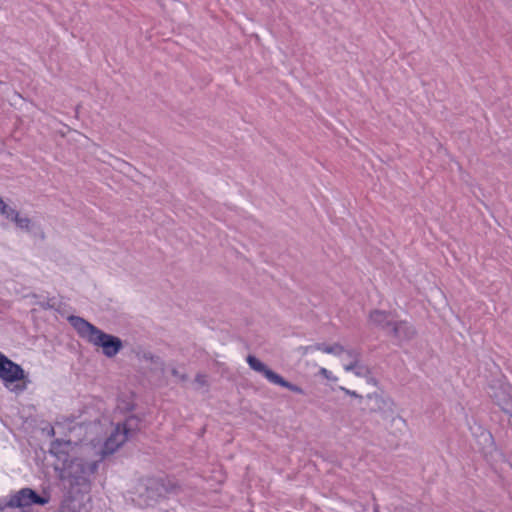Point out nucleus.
Listing matches in <instances>:
<instances>
[{
	"label": "nucleus",
	"mask_w": 512,
	"mask_h": 512,
	"mask_svg": "<svg viewBox=\"0 0 512 512\" xmlns=\"http://www.w3.org/2000/svg\"><path fill=\"white\" fill-rule=\"evenodd\" d=\"M346 393L351 395V396L358 397V395H357V393L355 391L346 390Z\"/></svg>",
	"instance_id": "nucleus-25"
},
{
	"label": "nucleus",
	"mask_w": 512,
	"mask_h": 512,
	"mask_svg": "<svg viewBox=\"0 0 512 512\" xmlns=\"http://www.w3.org/2000/svg\"><path fill=\"white\" fill-rule=\"evenodd\" d=\"M144 358L146 360H149L152 364H154L155 367L159 368L161 373H164L165 363L159 356L153 355L151 353H147V354H144Z\"/></svg>",
	"instance_id": "nucleus-17"
},
{
	"label": "nucleus",
	"mask_w": 512,
	"mask_h": 512,
	"mask_svg": "<svg viewBox=\"0 0 512 512\" xmlns=\"http://www.w3.org/2000/svg\"><path fill=\"white\" fill-rule=\"evenodd\" d=\"M101 459L87 460L85 458H73L63 468L62 479L71 487H79L87 490L90 488L91 478L98 471Z\"/></svg>",
	"instance_id": "nucleus-2"
},
{
	"label": "nucleus",
	"mask_w": 512,
	"mask_h": 512,
	"mask_svg": "<svg viewBox=\"0 0 512 512\" xmlns=\"http://www.w3.org/2000/svg\"><path fill=\"white\" fill-rule=\"evenodd\" d=\"M171 374L174 377L179 378L181 381H186L187 380V375L186 374H181L176 368H172L171 369Z\"/></svg>",
	"instance_id": "nucleus-19"
},
{
	"label": "nucleus",
	"mask_w": 512,
	"mask_h": 512,
	"mask_svg": "<svg viewBox=\"0 0 512 512\" xmlns=\"http://www.w3.org/2000/svg\"><path fill=\"white\" fill-rule=\"evenodd\" d=\"M195 381H196L197 383H199L200 385H204V384H205V382H206V380H205V376H204V375H202V374H197V375H196V378H195Z\"/></svg>",
	"instance_id": "nucleus-20"
},
{
	"label": "nucleus",
	"mask_w": 512,
	"mask_h": 512,
	"mask_svg": "<svg viewBox=\"0 0 512 512\" xmlns=\"http://www.w3.org/2000/svg\"><path fill=\"white\" fill-rule=\"evenodd\" d=\"M48 435H49V436H54V435H55V430H54V428H53V427H49V429H48Z\"/></svg>",
	"instance_id": "nucleus-24"
},
{
	"label": "nucleus",
	"mask_w": 512,
	"mask_h": 512,
	"mask_svg": "<svg viewBox=\"0 0 512 512\" xmlns=\"http://www.w3.org/2000/svg\"><path fill=\"white\" fill-rule=\"evenodd\" d=\"M175 489L176 486L167 478H147L138 485V503L142 506H153Z\"/></svg>",
	"instance_id": "nucleus-3"
},
{
	"label": "nucleus",
	"mask_w": 512,
	"mask_h": 512,
	"mask_svg": "<svg viewBox=\"0 0 512 512\" xmlns=\"http://www.w3.org/2000/svg\"><path fill=\"white\" fill-rule=\"evenodd\" d=\"M321 371H322L323 374H326L328 372L325 368H322Z\"/></svg>",
	"instance_id": "nucleus-26"
},
{
	"label": "nucleus",
	"mask_w": 512,
	"mask_h": 512,
	"mask_svg": "<svg viewBox=\"0 0 512 512\" xmlns=\"http://www.w3.org/2000/svg\"><path fill=\"white\" fill-rule=\"evenodd\" d=\"M372 398L375 400L377 409L384 414H392L394 412V401L390 397H383L375 394Z\"/></svg>",
	"instance_id": "nucleus-11"
},
{
	"label": "nucleus",
	"mask_w": 512,
	"mask_h": 512,
	"mask_svg": "<svg viewBox=\"0 0 512 512\" xmlns=\"http://www.w3.org/2000/svg\"><path fill=\"white\" fill-rule=\"evenodd\" d=\"M272 384L281 386V387L286 388V389H288L294 393H297V394H304V390L300 386L295 385L291 382H288L279 374L277 375V377L275 378V380L273 381Z\"/></svg>",
	"instance_id": "nucleus-13"
},
{
	"label": "nucleus",
	"mask_w": 512,
	"mask_h": 512,
	"mask_svg": "<svg viewBox=\"0 0 512 512\" xmlns=\"http://www.w3.org/2000/svg\"><path fill=\"white\" fill-rule=\"evenodd\" d=\"M50 501L48 493L38 494L34 489L24 487L11 494L9 499L0 500V512L5 508H26L33 505L44 506Z\"/></svg>",
	"instance_id": "nucleus-6"
},
{
	"label": "nucleus",
	"mask_w": 512,
	"mask_h": 512,
	"mask_svg": "<svg viewBox=\"0 0 512 512\" xmlns=\"http://www.w3.org/2000/svg\"><path fill=\"white\" fill-rule=\"evenodd\" d=\"M482 436L485 438V441L492 439V435L489 432H483Z\"/></svg>",
	"instance_id": "nucleus-22"
},
{
	"label": "nucleus",
	"mask_w": 512,
	"mask_h": 512,
	"mask_svg": "<svg viewBox=\"0 0 512 512\" xmlns=\"http://www.w3.org/2000/svg\"><path fill=\"white\" fill-rule=\"evenodd\" d=\"M67 320L76 330L79 337L85 339L94 346L101 347L102 352L106 357L112 358L122 349L123 343L119 337L105 333L84 318L71 315Z\"/></svg>",
	"instance_id": "nucleus-1"
},
{
	"label": "nucleus",
	"mask_w": 512,
	"mask_h": 512,
	"mask_svg": "<svg viewBox=\"0 0 512 512\" xmlns=\"http://www.w3.org/2000/svg\"><path fill=\"white\" fill-rule=\"evenodd\" d=\"M313 348L320 350L323 353L332 354L335 356H341L345 351V348L342 345L337 344V343L333 344V345H326L323 343L316 344L315 346H313ZM307 349H312V346L308 347Z\"/></svg>",
	"instance_id": "nucleus-12"
},
{
	"label": "nucleus",
	"mask_w": 512,
	"mask_h": 512,
	"mask_svg": "<svg viewBox=\"0 0 512 512\" xmlns=\"http://www.w3.org/2000/svg\"><path fill=\"white\" fill-rule=\"evenodd\" d=\"M246 360L252 370L261 373L270 383H273L278 375L276 372L253 355H248Z\"/></svg>",
	"instance_id": "nucleus-10"
},
{
	"label": "nucleus",
	"mask_w": 512,
	"mask_h": 512,
	"mask_svg": "<svg viewBox=\"0 0 512 512\" xmlns=\"http://www.w3.org/2000/svg\"><path fill=\"white\" fill-rule=\"evenodd\" d=\"M363 369H364V367L358 365V368H356L353 371L355 372L356 375H361Z\"/></svg>",
	"instance_id": "nucleus-23"
},
{
	"label": "nucleus",
	"mask_w": 512,
	"mask_h": 512,
	"mask_svg": "<svg viewBox=\"0 0 512 512\" xmlns=\"http://www.w3.org/2000/svg\"><path fill=\"white\" fill-rule=\"evenodd\" d=\"M391 315V312L375 309L369 313V321L380 329H391L394 323Z\"/></svg>",
	"instance_id": "nucleus-9"
},
{
	"label": "nucleus",
	"mask_w": 512,
	"mask_h": 512,
	"mask_svg": "<svg viewBox=\"0 0 512 512\" xmlns=\"http://www.w3.org/2000/svg\"><path fill=\"white\" fill-rule=\"evenodd\" d=\"M0 380L3 386L11 393L20 395L27 390L31 383L29 374L21 365L7 357L0 368Z\"/></svg>",
	"instance_id": "nucleus-4"
},
{
	"label": "nucleus",
	"mask_w": 512,
	"mask_h": 512,
	"mask_svg": "<svg viewBox=\"0 0 512 512\" xmlns=\"http://www.w3.org/2000/svg\"><path fill=\"white\" fill-rule=\"evenodd\" d=\"M71 448V442L56 439L51 442L49 453L56 458L58 464L56 466V469L59 468L61 465V468H63L68 462L71 461L69 450Z\"/></svg>",
	"instance_id": "nucleus-7"
},
{
	"label": "nucleus",
	"mask_w": 512,
	"mask_h": 512,
	"mask_svg": "<svg viewBox=\"0 0 512 512\" xmlns=\"http://www.w3.org/2000/svg\"><path fill=\"white\" fill-rule=\"evenodd\" d=\"M2 201H3V199H2V198H0V204H2Z\"/></svg>",
	"instance_id": "nucleus-27"
},
{
	"label": "nucleus",
	"mask_w": 512,
	"mask_h": 512,
	"mask_svg": "<svg viewBox=\"0 0 512 512\" xmlns=\"http://www.w3.org/2000/svg\"><path fill=\"white\" fill-rule=\"evenodd\" d=\"M17 212V210L8 206L4 201L0 204V214L11 221L14 217H17Z\"/></svg>",
	"instance_id": "nucleus-16"
},
{
	"label": "nucleus",
	"mask_w": 512,
	"mask_h": 512,
	"mask_svg": "<svg viewBox=\"0 0 512 512\" xmlns=\"http://www.w3.org/2000/svg\"><path fill=\"white\" fill-rule=\"evenodd\" d=\"M12 222L16 224V226L25 231H29L31 228V220L28 217L20 216L19 212H17V217H14Z\"/></svg>",
	"instance_id": "nucleus-15"
},
{
	"label": "nucleus",
	"mask_w": 512,
	"mask_h": 512,
	"mask_svg": "<svg viewBox=\"0 0 512 512\" xmlns=\"http://www.w3.org/2000/svg\"><path fill=\"white\" fill-rule=\"evenodd\" d=\"M390 334L398 341H408L414 337L415 329L405 320L394 321Z\"/></svg>",
	"instance_id": "nucleus-8"
},
{
	"label": "nucleus",
	"mask_w": 512,
	"mask_h": 512,
	"mask_svg": "<svg viewBox=\"0 0 512 512\" xmlns=\"http://www.w3.org/2000/svg\"><path fill=\"white\" fill-rule=\"evenodd\" d=\"M344 353L347 355L349 359H351V362L347 365H345V370L347 371H353L356 368H358V361L360 357V353L356 349H349L344 351Z\"/></svg>",
	"instance_id": "nucleus-14"
},
{
	"label": "nucleus",
	"mask_w": 512,
	"mask_h": 512,
	"mask_svg": "<svg viewBox=\"0 0 512 512\" xmlns=\"http://www.w3.org/2000/svg\"><path fill=\"white\" fill-rule=\"evenodd\" d=\"M136 426L137 419L134 417L126 419L123 423H118L98 452V459L103 462L107 456L112 455L129 438L133 437L136 433Z\"/></svg>",
	"instance_id": "nucleus-5"
},
{
	"label": "nucleus",
	"mask_w": 512,
	"mask_h": 512,
	"mask_svg": "<svg viewBox=\"0 0 512 512\" xmlns=\"http://www.w3.org/2000/svg\"><path fill=\"white\" fill-rule=\"evenodd\" d=\"M6 360H7V356L0 351V368L2 367L4 361H6Z\"/></svg>",
	"instance_id": "nucleus-21"
},
{
	"label": "nucleus",
	"mask_w": 512,
	"mask_h": 512,
	"mask_svg": "<svg viewBox=\"0 0 512 512\" xmlns=\"http://www.w3.org/2000/svg\"><path fill=\"white\" fill-rule=\"evenodd\" d=\"M39 304L43 309L55 308V302L53 301V299H48L47 301L40 302Z\"/></svg>",
	"instance_id": "nucleus-18"
}]
</instances>
